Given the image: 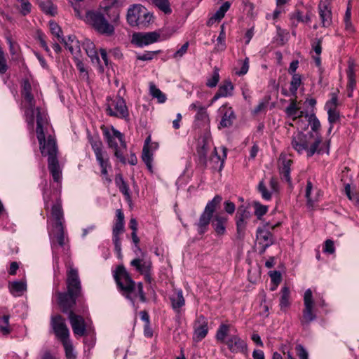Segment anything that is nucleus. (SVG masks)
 Returning <instances> with one entry per match:
<instances>
[{
	"mask_svg": "<svg viewBox=\"0 0 359 359\" xmlns=\"http://www.w3.org/2000/svg\"><path fill=\"white\" fill-rule=\"evenodd\" d=\"M300 114L299 120L297 123L298 128L306 130L310 126L311 130L306 133L298 132L294 134L291 141L292 148L299 154L305 153L308 158L314 154L329 155L331 141L330 139L323 140L320 133L321 124L316 114L313 112L306 113L304 116L302 111Z\"/></svg>",
	"mask_w": 359,
	"mask_h": 359,
	"instance_id": "nucleus-1",
	"label": "nucleus"
},
{
	"mask_svg": "<svg viewBox=\"0 0 359 359\" xmlns=\"http://www.w3.org/2000/svg\"><path fill=\"white\" fill-rule=\"evenodd\" d=\"M36 137L43 156L48 157V168L53 181L60 187L62 168L57 159V145L52 128L48 121L47 113L39 111L36 120Z\"/></svg>",
	"mask_w": 359,
	"mask_h": 359,
	"instance_id": "nucleus-2",
	"label": "nucleus"
},
{
	"mask_svg": "<svg viewBox=\"0 0 359 359\" xmlns=\"http://www.w3.org/2000/svg\"><path fill=\"white\" fill-rule=\"evenodd\" d=\"M116 5V0H111V2L102 1L97 10L86 12V22L98 33L106 36L113 35L114 25L120 17L119 10Z\"/></svg>",
	"mask_w": 359,
	"mask_h": 359,
	"instance_id": "nucleus-3",
	"label": "nucleus"
},
{
	"mask_svg": "<svg viewBox=\"0 0 359 359\" xmlns=\"http://www.w3.org/2000/svg\"><path fill=\"white\" fill-rule=\"evenodd\" d=\"M39 86L33 78L26 77L21 82V108L24 111L27 124L33 128L34 120H37L38 111L47 113L46 109L37 104L39 100Z\"/></svg>",
	"mask_w": 359,
	"mask_h": 359,
	"instance_id": "nucleus-4",
	"label": "nucleus"
},
{
	"mask_svg": "<svg viewBox=\"0 0 359 359\" xmlns=\"http://www.w3.org/2000/svg\"><path fill=\"white\" fill-rule=\"evenodd\" d=\"M65 219L61 201L56 198V201L51 206L50 216L48 219V233L53 252L54 261L58 260V256L55 251V241L63 248L65 246Z\"/></svg>",
	"mask_w": 359,
	"mask_h": 359,
	"instance_id": "nucleus-5",
	"label": "nucleus"
},
{
	"mask_svg": "<svg viewBox=\"0 0 359 359\" xmlns=\"http://www.w3.org/2000/svg\"><path fill=\"white\" fill-rule=\"evenodd\" d=\"M67 292H55L57 302L63 313L69 314L72 307L76 303V299L81 292V282L78 271L71 268L67 273Z\"/></svg>",
	"mask_w": 359,
	"mask_h": 359,
	"instance_id": "nucleus-6",
	"label": "nucleus"
},
{
	"mask_svg": "<svg viewBox=\"0 0 359 359\" xmlns=\"http://www.w3.org/2000/svg\"><path fill=\"white\" fill-rule=\"evenodd\" d=\"M114 278L118 288L123 292V294L130 299L133 304L137 299L142 302H145L146 298L142 283H138L136 287L135 282L131 279L124 266H117L114 272Z\"/></svg>",
	"mask_w": 359,
	"mask_h": 359,
	"instance_id": "nucleus-7",
	"label": "nucleus"
},
{
	"mask_svg": "<svg viewBox=\"0 0 359 359\" xmlns=\"http://www.w3.org/2000/svg\"><path fill=\"white\" fill-rule=\"evenodd\" d=\"M153 15L141 4H133L127 12V21L132 27H147L152 21Z\"/></svg>",
	"mask_w": 359,
	"mask_h": 359,
	"instance_id": "nucleus-8",
	"label": "nucleus"
},
{
	"mask_svg": "<svg viewBox=\"0 0 359 359\" xmlns=\"http://www.w3.org/2000/svg\"><path fill=\"white\" fill-rule=\"evenodd\" d=\"M279 225V222L275 224L266 222L262 226L257 228L256 238L259 254H264L266 250L274 243L275 238L270 230L274 229Z\"/></svg>",
	"mask_w": 359,
	"mask_h": 359,
	"instance_id": "nucleus-9",
	"label": "nucleus"
},
{
	"mask_svg": "<svg viewBox=\"0 0 359 359\" xmlns=\"http://www.w3.org/2000/svg\"><path fill=\"white\" fill-rule=\"evenodd\" d=\"M107 114L110 116L126 119L129 116V112L126 101L119 95L107 98Z\"/></svg>",
	"mask_w": 359,
	"mask_h": 359,
	"instance_id": "nucleus-10",
	"label": "nucleus"
},
{
	"mask_svg": "<svg viewBox=\"0 0 359 359\" xmlns=\"http://www.w3.org/2000/svg\"><path fill=\"white\" fill-rule=\"evenodd\" d=\"M304 306L302 316L300 319L301 325L305 328L310 323L315 320L317 315L315 309V302L313 297V293L311 289H307L304 294Z\"/></svg>",
	"mask_w": 359,
	"mask_h": 359,
	"instance_id": "nucleus-11",
	"label": "nucleus"
},
{
	"mask_svg": "<svg viewBox=\"0 0 359 359\" xmlns=\"http://www.w3.org/2000/svg\"><path fill=\"white\" fill-rule=\"evenodd\" d=\"M251 216V212L243 207L238 209L236 215V224L238 238L241 239L244 237L247 224Z\"/></svg>",
	"mask_w": 359,
	"mask_h": 359,
	"instance_id": "nucleus-12",
	"label": "nucleus"
},
{
	"mask_svg": "<svg viewBox=\"0 0 359 359\" xmlns=\"http://www.w3.org/2000/svg\"><path fill=\"white\" fill-rule=\"evenodd\" d=\"M50 325L58 339L62 341L69 338V330L67 327L65 319L61 316H52Z\"/></svg>",
	"mask_w": 359,
	"mask_h": 359,
	"instance_id": "nucleus-13",
	"label": "nucleus"
},
{
	"mask_svg": "<svg viewBox=\"0 0 359 359\" xmlns=\"http://www.w3.org/2000/svg\"><path fill=\"white\" fill-rule=\"evenodd\" d=\"M103 136L107 142L108 146L111 148H118V142H119L121 146L123 148L126 147L123 134L114 127H111L110 129L104 128L103 130Z\"/></svg>",
	"mask_w": 359,
	"mask_h": 359,
	"instance_id": "nucleus-14",
	"label": "nucleus"
},
{
	"mask_svg": "<svg viewBox=\"0 0 359 359\" xmlns=\"http://www.w3.org/2000/svg\"><path fill=\"white\" fill-rule=\"evenodd\" d=\"M159 34L155 32L134 33L132 36V43L138 47H143L158 41Z\"/></svg>",
	"mask_w": 359,
	"mask_h": 359,
	"instance_id": "nucleus-15",
	"label": "nucleus"
},
{
	"mask_svg": "<svg viewBox=\"0 0 359 359\" xmlns=\"http://www.w3.org/2000/svg\"><path fill=\"white\" fill-rule=\"evenodd\" d=\"M338 97L335 93L331 94V98L326 102L325 104V109L327 111L328 115V122L330 125L334 124L339 118V112L337 110Z\"/></svg>",
	"mask_w": 359,
	"mask_h": 359,
	"instance_id": "nucleus-16",
	"label": "nucleus"
},
{
	"mask_svg": "<svg viewBox=\"0 0 359 359\" xmlns=\"http://www.w3.org/2000/svg\"><path fill=\"white\" fill-rule=\"evenodd\" d=\"M258 191L262 198L265 201H271L273 194L278 192V182L275 177H271L269 180V189L266 186L264 180H261L257 187Z\"/></svg>",
	"mask_w": 359,
	"mask_h": 359,
	"instance_id": "nucleus-17",
	"label": "nucleus"
},
{
	"mask_svg": "<svg viewBox=\"0 0 359 359\" xmlns=\"http://www.w3.org/2000/svg\"><path fill=\"white\" fill-rule=\"evenodd\" d=\"M208 332V320L203 316L197 317L194 325V341L198 342L204 339Z\"/></svg>",
	"mask_w": 359,
	"mask_h": 359,
	"instance_id": "nucleus-18",
	"label": "nucleus"
},
{
	"mask_svg": "<svg viewBox=\"0 0 359 359\" xmlns=\"http://www.w3.org/2000/svg\"><path fill=\"white\" fill-rule=\"evenodd\" d=\"M69 319L74 334L79 337L83 336L87 327H88V322H85L83 317L75 314L73 311L69 312Z\"/></svg>",
	"mask_w": 359,
	"mask_h": 359,
	"instance_id": "nucleus-19",
	"label": "nucleus"
},
{
	"mask_svg": "<svg viewBox=\"0 0 359 359\" xmlns=\"http://www.w3.org/2000/svg\"><path fill=\"white\" fill-rule=\"evenodd\" d=\"M171 307L176 313L175 319L179 321L182 307L185 305V299L181 289L175 290L170 296Z\"/></svg>",
	"mask_w": 359,
	"mask_h": 359,
	"instance_id": "nucleus-20",
	"label": "nucleus"
},
{
	"mask_svg": "<svg viewBox=\"0 0 359 359\" xmlns=\"http://www.w3.org/2000/svg\"><path fill=\"white\" fill-rule=\"evenodd\" d=\"M331 0H320L318 5L320 18L323 27H327L332 24Z\"/></svg>",
	"mask_w": 359,
	"mask_h": 359,
	"instance_id": "nucleus-21",
	"label": "nucleus"
},
{
	"mask_svg": "<svg viewBox=\"0 0 359 359\" xmlns=\"http://www.w3.org/2000/svg\"><path fill=\"white\" fill-rule=\"evenodd\" d=\"M225 344L232 353H245L247 351V344L238 335L230 336Z\"/></svg>",
	"mask_w": 359,
	"mask_h": 359,
	"instance_id": "nucleus-22",
	"label": "nucleus"
},
{
	"mask_svg": "<svg viewBox=\"0 0 359 359\" xmlns=\"http://www.w3.org/2000/svg\"><path fill=\"white\" fill-rule=\"evenodd\" d=\"M321 196V191L318 187H314L312 182L308 180L305 191L307 205L309 208L313 207L315 203L319 201Z\"/></svg>",
	"mask_w": 359,
	"mask_h": 359,
	"instance_id": "nucleus-23",
	"label": "nucleus"
},
{
	"mask_svg": "<svg viewBox=\"0 0 359 359\" xmlns=\"http://www.w3.org/2000/svg\"><path fill=\"white\" fill-rule=\"evenodd\" d=\"M292 161L288 158L285 155H280L279 158V171L282 177V179L286 181L287 183L291 184V165Z\"/></svg>",
	"mask_w": 359,
	"mask_h": 359,
	"instance_id": "nucleus-24",
	"label": "nucleus"
},
{
	"mask_svg": "<svg viewBox=\"0 0 359 359\" xmlns=\"http://www.w3.org/2000/svg\"><path fill=\"white\" fill-rule=\"evenodd\" d=\"M219 112L222 114L219 123L220 127L227 128L231 126L236 118L233 109L227 104H224L219 108Z\"/></svg>",
	"mask_w": 359,
	"mask_h": 359,
	"instance_id": "nucleus-25",
	"label": "nucleus"
},
{
	"mask_svg": "<svg viewBox=\"0 0 359 359\" xmlns=\"http://www.w3.org/2000/svg\"><path fill=\"white\" fill-rule=\"evenodd\" d=\"M150 137H147L145 140L144 145L142 149V159L145 163L147 169L152 172H153V156L154 154L149 147Z\"/></svg>",
	"mask_w": 359,
	"mask_h": 359,
	"instance_id": "nucleus-26",
	"label": "nucleus"
},
{
	"mask_svg": "<svg viewBox=\"0 0 359 359\" xmlns=\"http://www.w3.org/2000/svg\"><path fill=\"white\" fill-rule=\"evenodd\" d=\"M233 90V86L231 81H226L223 85L220 86L217 92L215 93L211 100L212 104L220 97H228L231 95Z\"/></svg>",
	"mask_w": 359,
	"mask_h": 359,
	"instance_id": "nucleus-27",
	"label": "nucleus"
},
{
	"mask_svg": "<svg viewBox=\"0 0 359 359\" xmlns=\"http://www.w3.org/2000/svg\"><path fill=\"white\" fill-rule=\"evenodd\" d=\"M226 218L219 215H215L212 220V226L216 233L219 235H223L226 231L225 223Z\"/></svg>",
	"mask_w": 359,
	"mask_h": 359,
	"instance_id": "nucleus-28",
	"label": "nucleus"
},
{
	"mask_svg": "<svg viewBox=\"0 0 359 359\" xmlns=\"http://www.w3.org/2000/svg\"><path fill=\"white\" fill-rule=\"evenodd\" d=\"M347 77H348V83H347V90H348V96L352 97V93L355 87V73H354V65L352 63H349L348 68L347 70Z\"/></svg>",
	"mask_w": 359,
	"mask_h": 359,
	"instance_id": "nucleus-29",
	"label": "nucleus"
},
{
	"mask_svg": "<svg viewBox=\"0 0 359 359\" xmlns=\"http://www.w3.org/2000/svg\"><path fill=\"white\" fill-rule=\"evenodd\" d=\"M83 48L85 49L86 54L90 57L93 62H94V60H96L97 62H100V58L95 50V45L91 41L88 39L85 40L83 43Z\"/></svg>",
	"mask_w": 359,
	"mask_h": 359,
	"instance_id": "nucleus-30",
	"label": "nucleus"
},
{
	"mask_svg": "<svg viewBox=\"0 0 359 359\" xmlns=\"http://www.w3.org/2000/svg\"><path fill=\"white\" fill-rule=\"evenodd\" d=\"M152 4L165 15H170L172 12L169 0H151Z\"/></svg>",
	"mask_w": 359,
	"mask_h": 359,
	"instance_id": "nucleus-31",
	"label": "nucleus"
},
{
	"mask_svg": "<svg viewBox=\"0 0 359 359\" xmlns=\"http://www.w3.org/2000/svg\"><path fill=\"white\" fill-rule=\"evenodd\" d=\"M27 289V285L25 281H13L9 283L10 292L15 296H20Z\"/></svg>",
	"mask_w": 359,
	"mask_h": 359,
	"instance_id": "nucleus-32",
	"label": "nucleus"
},
{
	"mask_svg": "<svg viewBox=\"0 0 359 359\" xmlns=\"http://www.w3.org/2000/svg\"><path fill=\"white\" fill-rule=\"evenodd\" d=\"M299 110V107L297 106V102L296 97L294 99L291 100L290 104L288 107L285 109V112L286 113L287 116H292L293 120H299V116L301 114H298Z\"/></svg>",
	"mask_w": 359,
	"mask_h": 359,
	"instance_id": "nucleus-33",
	"label": "nucleus"
},
{
	"mask_svg": "<svg viewBox=\"0 0 359 359\" xmlns=\"http://www.w3.org/2000/svg\"><path fill=\"white\" fill-rule=\"evenodd\" d=\"M209 118L205 107H198V110L195 116V124L200 127L208 122Z\"/></svg>",
	"mask_w": 359,
	"mask_h": 359,
	"instance_id": "nucleus-34",
	"label": "nucleus"
},
{
	"mask_svg": "<svg viewBox=\"0 0 359 359\" xmlns=\"http://www.w3.org/2000/svg\"><path fill=\"white\" fill-rule=\"evenodd\" d=\"M96 160L101 168V173L104 176H107L108 175L107 168H111L109 157L105 152L104 154H101L100 156H97L95 157Z\"/></svg>",
	"mask_w": 359,
	"mask_h": 359,
	"instance_id": "nucleus-35",
	"label": "nucleus"
},
{
	"mask_svg": "<svg viewBox=\"0 0 359 359\" xmlns=\"http://www.w3.org/2000/svg\"><path fill=\"white\" fill-rule=\"evenodd\" d=\"M302 84V78L300 74L292 76L290 83V92L292 96L297 97V90Z\"/></svg>",
	"mask_w": 359,
	"mask_h": 359,
	"instance_id": "nucleus-36",
	"label": "nucleus"
},
{
	"mask_svg": "<svg viewBox=\"0 0 359 359\" xmlns=\"http://www.w3.org/2000/svg\"><path fill=\"white\" fill-rule=\"evenodd\" d=\"M116 219L113 226V231L122 233L124 231V215L122 211L118 209L116 210Z\"/></svg>",
	"mask_w": 359,
	"mask_h": 359,
	"instance_id": "nucleus-37",
	"label": "nucleus"
},
{
	"mask_svg": "<svg viewBox=\"0 0 359 359\" xmlns=\"http://www.w3.org/2000/svg\"><path fill=\"white\" fill-rule=\"evenodd\" d=\"M149 92L153 98L157 99L158 103L162 104L166 101V95L154 83H150Z\"/></svg>",
	"mask_w": 359,
	"mask_h": 359,
	"instance_id": "nucleus-38",
	"label": "nucleus"
},
{
	"mask_svg": "<svg viewBox=\"0 0 359 359\" xmlns=\"http://www.w3.org/2000/svg\"><path fill=\"white\" fill-rule=\"evenodd\" d=\"M351 7L348 6L346 11L344 19V25H345V31L346 32V34L348 35H351L352 34H353L355 32V27L351 21Z\"/></svg>",
	"mask_w": 359,
	"mask_h": 359,
	"instance_id": "nucleus-39",
	"label": "nucleus"
},
{
	"mask_svg": "<svg viewBox=\"0 0 359 359\" xmlns=\"http://www.w3.org/2000/svg\"><path fill=\"white\" fill-rule=\"evenodd\" d=\"M212 216L209 215L208 214L203 212L199 219V222L197 224L198 226V231L200 234H202L205 232L207 229V226L210 223Z\"/></svg>",
	"mask_w": 359,
	"mask_h": 359,
	"instance_id": "nucleus-40",
	"label": "nucleus"
},
{
	"mask_svg": "<svg viewBox=\"0 0 359 359\" xmlns=\"http://www.w3.org/2000/svg\"><path fill=\"white\" fill-rule=\"evenodd\" d=\"M39 4L41 9L46 14L55 15L57 13V8L50 1H40Z\"/></svg>",
	"mask_w": 359,
	"mask_h": 359,
	"instance_id": "nucleus-41",
	"label": "nucleus"
},
{
	"mask_svg": "<svg viewBox=\"0 0 359 359\" xmlns=\"http://www.w3.org/2000/svg\"><path fill=\"white\" fill-rule=\"evenodd\" d=\"M222 198L220 196H215L210 201H209L205 208L204 212L212 216L217 206L221 203Z\"/></svg>",
	"mask_w": 359,
	"mask_h": 359,
	"instance_id": "nucleus-42",
	"label": "nucleus"
},
{
	"mask_svg": "<svg viewBox=\"0 0 359 359\" xmlns=\"http://www.w3.org/2000/svg\"><path fill=\"white\" fill-rule=\"evenodd\" d=\"M290 289L288 287L285 286L281 290V297L280 299V309H285L290 306Z\"/></svg>",
	"mask_w": 359,
	"mask_h": 359,
	"instance_id": "nucleus-43",
	"label": "nucleus"
},
{
	"mask_svg": "<svg viewBox=\"0 0 359 359\" xmlns=\"http://www.w3.org/2000/svg\"><path fill=\"white\" fill-rule=\"evenodd\" d=\"M229 325L226 324H222L219 325L217 330L216 339L221 342L225 341V337L228 335L229 332Z\"/></svg>",
	"mask_w": 359,
	"mask_h": 359,
	"instance_id": "nucleus-44",
	"label": "nucleus"
},
{
	"mask_svg": "<svg viewBox=\"0 0 359 359\" xmlns=\"http://www.w3.org/2000/svg\"><path fill=\"white\" fill-rule=\"evenodd\" d=\"M65 351V354L69 359H75L76 355L74 353V348L69 338L61 341Z\"/></svg>",
	"mask_w": 359,
	"mask_h": 359,
	"instance_id": "nucleus-45",
	"label": "nucleus"
},
{
	"mask_svg": "<svg viewBox=\"0 0 359 359\" xmlns=\"http://www.w3.org/2000/svg\"><path fill=\"white\" fill-rule=\"evenodd\" d=\"M9 315H4L0 320V331L4 335H8L11 331L9 326Z\"/></svg>",
	"mask_w": 359,
	"mask_h": 359,
	"instance_id": "nucleus-46",
	"label": "nucleus"
},
{
	"mask_svg": "<svg viewBox=\"0 0 359 359\" xmlns=\"http://www.w3.org/2000/svg\"><path fill=\"white\" fill-rule=\"evenodd\" d=\"M225 38H226V36H225V33L224 32V26H222V31L217 39V44L215 47V51L219 52V51L224 50V49L226 48Z\"/></svg>",
	"mask_w": 359,
	"mask_h": 359,
	"instance_id": "nucleus-47",
	"label": "nucleus"
},
{
	"mask_svg": "<svg viewBox=\"0 0 359 359\" xmlns=\"http://www.w3.org/2000/svg\"><path fill=\"white\" fill-rule=\"evenodd\" d=\"M255 214L260 219L268 211V206L261 204L259 202H254Z\"/></svg>",
	"mask_w": 359,
	"mask_h": 359,
	"instance_id": "nucleus-48",
	"label": "nucleus"
},
{
	"mask_svg": "<svg viewBox=\"0 0 359 359\" xmlns=\"http://www.w3.org/2000/svg\"><path fill=\"white\" fill-rule=\"evenodd\" d=\"M344 191L348 199L351 201L355 205L359 206V196L357 194L351 192L349 184H346Z\"/></svg>",
	"mask_w": 359,
	"mask_h": 359,
	"instance_id": "nucleus-49",
	"label": "nucleus"
},
{
	"mask_svg": "<svg viewBox=\"0 0 359 359\" xmlns=\"http://www.w3.org/2000/svg\"><path fill=\"white\" fill-rule=\"evenodd\" d=\"M17 1L20 11L23 15H26L30 13L32 5L28 0H17Z\"/></svg>",
	"mask_w": 359,
	"mask_h": 359,
	"instance_id": "nucleus-50",
	"label": "nucleus"
},
{
	"mask_svg": "<svg viewBox=\"0 0 359 359\" xmlns=\"http://www.w3.org/2000/svg\"><path fill=\"white\" fill-rule=\"evenodd\" d=\"M230 8V3L226 1L222 4V5L219 7V8L215 14L214 15V18L215 20H221L224 18L225 13Z\"/></svg>",
	"mask_w": 359,
	"mask_h": 359,
	"instance_id": "nucleus-51",
	"label": "nucleus"
},
{
	"mask_svg": "<svg viewBox=\"0 0 359 359\" xmlns=\"http://www.w3.org/2000/svg\"><path fill=\"white\" fill-rule=\"evenodd\" d=\"M219 80V70H218V69L215 68L212 76L209 79H208L206 85H207V86H208L210 88H214L217 85Z\"/></svg>",
	"mask_w": 359,
	"mask_h": 359,
	"instance_id": "nucleus-52",
	"label": "nucleus"
},
{
	"mask_svg": "<svg viewBox=\"0 0 359 359\" xmlns=\"http://www.w3.org/2000/svg\"><path fill=\"white\" fill-rule=\"evenodd\" d=\"M189 46V41L184 43L177 51H175L171 56L172 58L175 60L181 59L187 52Z\"/></svg>",
	"mask_w": 359,
	"mask_h": 359,
	"instance_id": "nucleus-53",
	"label": "nucleus"
},
{
	"mask_svg": "<svg viewBox=\"0 0 359 359\" xmlns=\"http://www.w3.org/2000/svg\"><path fill=\"white\" fill-rule=\"evenodd\" d=\"M76 61V67L79 71L80 76L85 80L88 79V73L86 69L84 64L81 61L79 57L74 58Z\"/></svg>",
	"mask_w": 359,
	"mask_h": 359,
	"instance_id": "nucleus-54",
	"label": "nucleus"
},
{
	"mask_svg": "<svg viewBox=\"0 0 359 359\" xmlns=\"http://www.w3.org/2000/svg\"><path fill=\"white\" fill-rule=\"evenodd\" d=\"M49 26L52 34L60 41L62 38V30L60 26L54 21H50Z\"/></svg>",
	"mask_w": 359,
	"mask_h": 359,
	"instance_id": "nucleus-55",
	"label": "nucleus"
},
{
	"mask_svg": "<svg viewBox=\"0 0 359 359\" xmlns=\"http://www.w3.org/2000/svg\"><path fill=\"white\" fill-rule=\"evenodd\" d=\"M92 149L95 153V157L104 154L106 151L102 150V144L100 140L90 141Z\"/></svg>",
	"mask_w": 359,
	"mask_h": 359,
	"instance_id": "nucleus-56",
	"label": "nucleus"
},
{
	"mask_svg": "<svg viewBox=\"0 0 359 359\" xmlns=\"http://www.w3.org/2000/svg\"><path fill=\"white\" fill-rule=\"evenodd\" d=\"M249 70V58L246 57L241 63L239 69H236L235 74L238 76H243L248 73Z\"/></svg>",
	"mask_w": 359,
	"mask_h": 359,
	"instance_id": "nucleus-57",
	"label": "nucleus"
},
{
	"mask_svg": "<svg viewBox=\"0 0 359 359\" xmlns=\"http://www.w3.org/2000/svg\"><path fill=\"white\" fill-rule=\"evenodd\" d=\"M159 51H145L143 53L137 54V59L142 61H149L151 60L154 58L155 54L158 53Z\"/></svg>",
	"mask_w": 359,
	"mask_h": 359,
	"instance_id": "nucleus-58",
	"label": "nucleus"
},
{
	"mask_svg": "<svg viewBox=\"0 0 359 359\" xmlns=\"http://www.w3.org/2000/svg\"><path fill=\"white\" fill-rule=\"evenodd\" d=\"M210 135L206 134L203 137V145L201 147L199 153L201 156H205L209 149Z\"/></svg>",
	"mask_w": 359,
	"mask_h": 359,
	"instance_id": "nucleus-59",
	"label": "nucleus"
},
{
	"mask_svg": "<svg viewBox=\"0 0 359 359\" xmlns=\"http://www.w3.org/2000/svg\"><path fill=\"white\" fill-rule=\"evenodd\" d=\"M121 233H117V232H112V240L114 245L115 250L117 253H121V238L120 235Z\"/></svg>",
	"mask_w": 359,
	"mask_h": 359,
	"instance_id": "nucleus-60",
	"label": "nucleus"
},
{
	"mask_svg": "<svg viewBox=\"0 0 359 359\" xmlns=\"http://www.w3.org/2000/svg\"><path fill=\"white\" fill-rule=\"evenodd\" d=\"M119 180L121 182V184H119L120 191L126 196L127 200H130V189L128 184L124 182L121 177H120Z\"/></svg>",
	"mask_w": 359,
	"mask_h": 359,
	"instance_id": "nucleus-61",
	"label": "nucleus"
},
{
	"mask_svg": "<svg viewBox=\"0 0 359 359\" xmlns=\"http://www.w3.org/2000/svg\"><path fill=\"white\" fill-rule=\"evenodd\" d=\"M69 50L71 52L72 55H74V58L79 57V55L81 53V46L79 41H74V43L69 46Z\"/></svg>",
	"mask_w": 359,
	"mask_h": 359,
	"instance_id": "nucleus-62",
	"label": "nucleus"
},
{
	"mask_svg": "<svg viewBox=\"0 0 359 359\" xmlns=\"http://www.w3.org/2000/svg\"><path fill=\"white\" fill-rule=\"evenodd\" d=\"M323 252L328 254H333L335 252V248L332 241L327 240L325 242Z\"/></svg>",
	"mask_w": 359,
	"mask_h": 359,
	"instance_id": "nucleus-63",
	"label": "nucleus"
},
{
	"mask_svg": "<svg viewBox=\"0 0 359 359\" xmlns=\"http://www.w3.org/2000/svg\"><path fill=\"white\" fill-rule=\"evenodd\" d=\"M296 349L298 352V356L300 359H309V354L307 351L304 348L303 346L299 344L296 346Z\"/></svg>",
	"mask_w": 359,
	"mask_h": 359,
	"instance_id": "nucleus-64",
	"label": "nucleus"
}]
</instances>
